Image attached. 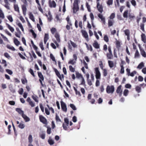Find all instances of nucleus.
Segmentation results:
<instances>
[{"label": "nucleus", "instance_id": "21", "mask_svg": "<svg viewBox=\"0 0 146 146\" xmlns=\"http://www.w3.org/2000/svg\"><path fill=\"white\" fill-rule=\"evenodd\" d=\"M29 15L30 19L33 22H35V18L32 13L31 12L30 13Z\"/></svg>", "mask_w": 146, "mask_h": 146}, {"label": "nucleus", "instance_id": "38", "mask_svg": "<svg viewBox=\"0 0 146 146\" xmlns=\"http://www.w3.org/2000/svg\"><path fill=\"white\" fill-rule=\"evenodd\" d=\"M139 54L137 50L135 54V58H138L139 56Z\"/></svg>", "mask_w": 146, "mask_h": 146}, {"label": "nucleus", "instance_id": "5", "mask_svg": "<svg viewBox=\"0 0 146 146\" xmlns=\"http://www.w3.org/2000/svg\"><path fill=\"white\" fill-rule=\"evenodd\" d=\"M121 86H119L117 88L116 90V92L117 94H119L120 97H121L122 94V91L121 89Z\"/></svg>", "mask_w": 146, "mask_h": 146}, {"label": "nucleus", "instance_id": "32", "mask_svg": "<svg viewBox=\"0 0 146 146\" xmlns=\"http://www.w3.org/2000/svg\"><path fill=\"white\" fill-rule=\"evenodd\" d=\"M113 23V20H109L108 21V25L109 27L111 26Z\"/></svg>", "mask_w": 146, "mask_h": 146}, {"label": "nucleus", "instance_id": "13", "mask_svg": "<svg viewBox=\"0 0 146 146\" xmlns=\"http://www.w3.org/2000/svg\"><path fill=\"white\" fill-rule=\"evenodd\" d=\"M39 118L40 121L41 122L44 124H46V119L43 117L42 115H40L39 116Z\"/></svg>", "mask_w": 146, "mask_h": 146}, {"label": "nucleus", "instance_id": "29", "mask_svg": "<svg viewBox=\"0 0 146 146\" xmlns=\"http://www.w3.org/2000/svg\"><path fill=\"white\" fill-rule=\"evenodd\" d=\"M93 46L95 48H99V45L97 42H95L93 45Z\"/></svg>", "mask_w": 146, "mask_h": 146}, {"label": "nucleus", "instance_id": "4", "mask_svg": "<svg viewBox=\"0 0 146 146\" xmlns=\"http://www.w3.org/2000/svg\"><path fill=\"white\" fill-rule=\"evenodd\" d=\"M82 33L83 36L85 38L86 40L88 41L89 40V39L87 32L85 31L82 30Z\"/></svg>", "mask_w": 146, "mask_h": 146}, {"label": "nucleus", "instance_id": "2", "mask_svg": "<svg viewBox=\"0 0 146 146\" xmlns=\"http://www.w3.org/2000/svg\"><path fill=\"white\" fill-rule=\"evenodd\" d=\"M96 73V79H98L100 78L101 74L99 71L98 68H95Z\"/></svg>", "mask_w": 146, "mask_h": 146}, {"label": "nucleus", "instance_id": "19", "mask_svg": "<svg viewBox=\"0 0 146 146\" xmlns=\"http://www.w3.org/2000/svg\"><path fill=\"white\" fill-rule=\"evenodd\" d=\"M142 41L145 43L146 42V38L144 34L143 33L141 35Z\"/></svg>", "mask_w": 146, "mask_h": 146}, {"label": "nucleus", "instance_id": "42", "mask_svg": "<svg viewBox=\"0 0 146 146\" xmlns=\"http://www.w3.org/2000/svg\"><path fill=\"white\" fill-rule=\"evenodd\" d=\"M107 56L108 58L109 59H111L113 56L112 53H108Z\"/></svg>", "mask_w": 146, "mask_h": 146}, {"label": "nucleus", "instance_id": "52", "mask_svg": "<svg viewBox=\"0 0 146 146\" xmlns=\"http://www.w3.org/2000/svg\"><path fill=\"white\" fill-rule=\"evenodd\" d=\"M70 43L73 47L76 48L77 47V45L76 44L72 41H70Z\"/></svg>", "mask_w": 146, "mask_h": 146}, {"label": "nucleus", "instance_id": "54", "mask_svg": "<svg viewBox=\"0 0 146 146\" xmlns=\"http://www.w3.org/2000/svg\"><path fill=\"white\" fill-rule=\"evenodd\" d=\"M81 78V84L84 85L85 84V81L83 77H82Z\"/></svg>", "mask_w": 146, "mask_h": 146}, {"label": "nucleus", "instance_id": "15", "mask_svg": "<svg viewBox=\"0 0 146 146\" xmlns=\"http://www.w3.org/2000/svg\"><path fill=\"white\" fill-rule=\"evenodd\" d=\"M16 111L19 114L22 116L24 114V111L21 110V109L19 108H17L16 109Z\"/></svg>", "mask_w": 146, "mask_h": 146}, {"label": "nucleus", "instance_id": "46", "mask_svg": "<svg viewBox=\"0 0 146 146\" xmlns=\"http://www.w3.org/2000/svg\"><path fill=\"white\" fill-rule=\"evenodd\" d=\"M1 35L4 40L7 41L8 42H9V40H8V38L6 36H4V35L2 34H1Z\"/></svg>", "mask_w": 146, "mask_h": 146}, {"label": "nucleus", "instance_id": "14", "mask_svg": "<svg viewBox=\"0 0 146 146\" xmlns=\"http://www.w3.org/2000/svg\"><path fill=\"white\" fill-rule=\"evenodd\" d=\"M22 8L23 10V14L25 15L26 14L27 8L25 5H23L22 6Z\"/></svg>", "mask_w": 146, "mask_h": 146}, {"label": "nucleus", "instance_id": "16", "mask_svg": "<svg viewBox=\"0 0 146 146\" xmlns=\"http://www.w3.org/2000/svg\"><path fill=\"white\" fill-rule=\"evenodd\" d=\"M22 117L25 120V122H28L30 120V118L26 116L24 114L22 116Z\"/></svg>", "mask_w": 146, "mask_h": 146}, {"label": "nucleus", "instance_id": "39", "mask_svg": "<svg viewBox=\"0 0 146 146\" xmlns=\"http://www.w3.org/2000/svg\"><path fill=\"white\" fill-rule=\"evenodd\" d=\"M126 35H127L128 37L129 36L130 32L129 30L126 29L124 31Z\"/></svg>", "mask_w": 146, "mask_h": 146}, {"label": "nucleus", "instance_id": "53", "mask_svg": "<svg viewBox=\"0 0 146 146\" xmlns=\"http://www.w3.org/2000/svg\"><path fill=\"white\" fill-rule=\"evenodd\" d=\"M113 0H108L107 2V4L108 5H112L113 3Z\"/></svg>", "mask_w": 146, "mask_h": 146}, {"label": "nucleus", "instance_id": "61", "mask_svg": "<svg viewBox=\"0 0 146 146\" xmlns=\"http://www.w3.org/2000/svg\"><path fill=\"white\" fill-rule=\"evenodd\" d=\"M64 120L65 123L66 124V125H67V126H68L69 122L68 119L67 118H65Z\"/></svg>", "mask_w": 146, "mask_h": 146}, {"label": "nucleus", "instance_id": "10", "mask_svg": "<svg viewBox=\"0 0 146 146\" xmlns=\"http://www.w3.org/2000/svg\"><path fill=\"white\" fill-rule=\"evenodd\" d=\"M38 75L39 77L40 78V79H39V81L40 82L41 84L42 85V81H43L44 80V78L42 74V73L40 72H38Z\"/></svg>", "mask_w": 146, "mask_h": 146}, {"label": "nucleus", "instance_id": "34", "mask_svg": "<svg viewBox=\"0 0 146 146\" xmlns=\"http://www.w3.org/2000/svg\"><path fill=\"white\" fill-rule=\"evenodd\" d=\"M76 63V61L74 60H71L68 62V64H71L72 65H74Z\"/></svg>", "mask_w": 146, "mask_h": 146}, {"label": "nucleus", "instance_id": "20", "mask_svg": "<svg viewBox=\"0 0 146 146\" xmlns=\"http://www.w3.org/2000/svg\"><path fill=\"white\" fill-rule=\"evenodd\" d=\"M14 7L15 11H17L19 13V7L18 5L16 4V3H14Z\"/></svg>", "mask_w": 146, "mask_h": 146}, {"label": "nucleus", "instance_id": "43", "mask_svg": "<svg viewBox=\"0 0 146 146\" xmlns=\"http://www.w3.org/2000/svg\"><path fill=\"white\" fill-rule=\"evenodd\" d=\"M70 106L74 110H76L75 106L73 104H70Z\"/></svg>", "mask_w": 146, "mask_h": 146}, {"label": "nucleus", "instance_id": "60", "mask_svg": "<svg viewBox=\"0 0 146 146\" xmlns=\"http://www.w3.org/2000/svg\"><path fill=\"white\" fill-rule=\"evenodd\" d=\"M115 17V14L114 13H112L110 17V19H113Z\"/></svg>", "mask_w": 146, "mask_h": 146}, {"label": "nucleus", "instance_id": "6", "mask_svg": "<svg viewBox=\"0 0 146 146\" xmlns=\"http://www.w3.org/2000/svg\"><path fill=\"white\" fill-rule=\"evenodd\" d=\"M55 37L56 38V40L57 42L55 41L54 42L55 43L57 46L58 47L59 45L58 42L59 43L60 42L59 35L58 34H56L55 35Z\"/></svg>", "mask_w": 146, "mask_h": 146}, {"label": "nucleus", "instance_id": "28", "mask_svg": "<svg viewBox=\"0 0 146 146\" xmlns=\"http://www.w3.org/2000/svg\"><path fill=\"white\" fill-rule=\"evenodd\" d=\"M48 143L50 145H53L54 143V140L52 139L50 137L48 140Z\"/></svg>", "mask_w": 146, "mask_h": 146}, {"label": "nucleus", "instance_id": "11", "mask_svg": "<svg viewBox=\"0 0 146 146\" xmlns=\"http://www.w3.org/2000/svg\"><path fill=\"white\" fill-rule=\"evenodd\" d=\"M27 101L29 103V105L31 107H33L35 106V104L31 100V98L28 97L27 99Z\"/></svg>", "mask_w": 146, "mask_h": 146}, {"label": "nucleus", "instance_id": "55", "mask_svg": "<svg viewBox=\"0 0 146 146\" xmlns=\"http://www.w3.org/2000/svg\"><path fill=\"white\" fill-rule=\"evenodd\" d=\"M137 73V72L136 71H134L130 73V74H129V76H133L135 74H136Z\"/></svg>", "mask_w": 146, "mask_h": 146}, {"label": "nucleus", "instance_id": "9", "mask_svg": "<svg viewBox=\"0 0 146 146\" xmlns=\"http://www.w3.org/2000/svg\"><path fill=\"white\" fill-rule=\"evenodd\" d=\"M49 6L51 7L55 8L56 7V4L55 2L54 1H49Z\"/></svg>", "mask_w": 146, "mask_h": 146}, {"label": "nucleus", "instance_id": "8", "mask_svg": "<svg viewBox=\"0 0 146 146\" xmlns=\"http://www.w3.org/2000/svg\"><path fill=\"white\" fill-rule=\"evenodd\" d=\"M97 7L98 11L101 13H102L103 11V7L102 5H100V3H98L97 5Z\"/></svg>", "mask_w": 146, "mask_h": 146}, {"label": "nucleus", "instance_id": "40", "mask_svg": "<svg viewBox=\"0 0 146 146\" xmlns=\"http://www.w3.org/2000/svg\"><path fill=\"white\" fill-rule=\"evenodd\" d=\"M129 90L127 89H125L123 93V95L125 96H127L128 94Z\"/></svg>", "mask_w": 146, "mask_h": 146}, {"label": "nucleus", "instance_id": "26", "mask_svg": "<svg viewBox=\"0 0 146 146\" xmlns=\"http://www.w3.org/2000/svg\"><path fill=\"white\" fill-rule=\"evenodd\" d=\"M5 4L4 5L5 7L7 9L10 10V4L9 2L5 3Z\"/></svg>", "mask_w": 146, "mask_h": 146}, {"label": "nucleus", "instance_id": "59", "mask_svg": "<svg viewBox=\"0 0 146 146\" xmlns=\"http://www.w3.org/2000/svg\"><path fill=\"white\" fill-rule=\"evenodd\" d=\"M30 31L32 33L33 35V36L35 38H36V35L35 33V32L33 30H31Z\"/></svg>", "mask_w": 146, "mask_h": 146}, {"label": "nucleus", "instance_id": "33", "mask_svg": "<svg viewBox=\"0 0 146 146\" xmlns=\"http://www.w3.org/2000/svg\"><path fill=\"white\" fill-rule=\"evenodd\" d=\"M128 10L125 11L123 14V16L124 18H127L128 17Z\"/></svg>", "mask_w": 146, "mask_h": 146}, {"label": "nucleus", "instance_id": "50", "mask_svg": "<svg viewBox=\"0 0 146 146\" xmlns=\"http://www.w3.org/2000/svg\"><path fill=\"white\" fill-rule=\"evenodd\" d=\"M39 46L40 47L42 50H44V48L43 47V42H40V43Z\"/></svg>", "mask_w": 146, "mask_h": 146}, {"label": "nucleus", "instance_id": "48", "mask_svg": "<svg viewBox=\"0 0 146 146\" xmlns=\"http://www.w3.org/2000/svg\"><path fill=\"white\" fill-rule=\"evenodd\" d=\"M24 92L23 89L22 88H20L19 90V94L21 95H22L23 94Z\"/></svg>", "mask_w": 146, "mask_h": 146}, {"label": "nucleus", "instance_id": "23", "mask_svg": "<svg viewBox=\"0 0 146 146\" xmlns=\"http://www.w3.org/2000/svg\"><path fill=\"white\" fill-rule=\"evenodd\" d=\"M108 63L110 67L111 68H113L114 66V64L113 61L111 60H109Z\"/></svg>", "mask_w": 146, "mask_h": 146}, {"label": "nucleus", "instance_id": "7", "mask_svg": "<svg viewBox=\"0 0 146 146\" xmlns=\"http://www.w3.org/2000/svg\"><path fill=\"white\" fill-rule=\"evenodd\" d=\"M77 1H75L74 4V7L73 8V11L74 13H76L78 10V8L77 5Z\"/></svg>", "mask_w": 146, "mask_h": 146}, {"label": "nucleus", "instance_id": "63", "mask_svg": "<svg viewBox=\"0 0 146 146\" xmlns=\"http://www.w3.org/2000/svg\"><path fill=\"white\" fill-rule=\"evenodd\" d=\"M136 90L138 92H140L141 91V88L138 86H137L136 88Z\"/></svg>", "mask_w": 146, "mask_h": 146}, {"label": "nucleus", "instance_id": "58", "mask_svg": "<svg viewBox=\"0 0 146 146\" xmlns=\"http://www.w3.org/2000/svg\"><path fill=\"white\" fill-rule=\"evenodd\" d=\"M50 58L52 59V60L54 61H55V57L53 55V54H51L50 55Z\"/></svg>", "mask_w": 146, "mask_h": 146}, {"label": "nucleus", "instance_id": "37", "mask_svg": "<svg viewBox=\"0 0 146 146\" xmlns=\"http://www.w3.org/2000/svg\"><path fill=\"white\" fill-rule=\"evenodd\" d=\"M17 25L20 28L22 31L24 32V29L22 24L21 23H19L17 24Z\"/></svg>", "mask_w": 146, "mask_h": 146}, {"label": "nucleus", "instance_id": "44", "mask_svg": "<svg viewBox=\"0 0 146 146\" xmlns=\"http://www.w3.org/2000/svg\"><path fill=\"white\" fill-rule=\"evenodd\" d=\"M7 18L8 20L11 22H12L13 21V19L11 15H9L7 16Z\"/></svg>", "mask_w": 146, "mask_h": 146}, {"label": "nucleus", "instance_id": "49", "mask_svg": "<svg viewBox=\"0 0 146 146\" xmlns=\"http://www.w3.org/2000/svg\"><path fill=\"white\" fill-rule=\"evenodd\" d=\"M49 39V36L48 34H45L44 36V40H48Z\"/></svg>", "mask_w": 146, "mask_h": 146}, {"label": "nucleus", "instance_id": "3", "mask_svg": "<svg viewBox=\"0 0 146 146\" xmlns=\"http://www.w3.org/2000/svg\"><path fill=\"white\" fill-rule=\"evenodd\" d=\"M61 105L62 110L65 112L67 111V108L65 104L62 101L61 102Z\"/></svg>", "mask_w": 146, "mask_h": 146}, {"label": "nucleus", "instance_id": "56", "mask_svg": "<svg viewBox=\"0 0 146 146\" xmlns=\"http://www.w3.org/2000/svg\"><path fill=\"white\" fill-rule=\"evenodd\" d=\"M108 74L107 70L105 69H103V74L104 76H106Z\"/></svg>", "mask_w": 146, "mask_h": 146}, {"label": "nucleus", "instance_id": "45", "mask_svg": "<svg viewBox=\"0 0 146 146\" xmlns=\"http://www.w3.org/2000/svg\"><path fill=\"white\" fill-rule=\"evenodd\" d=\"M131 2L132 5L134 7H135L136 5V1L135 0H131Z\"/></svg>", "mask_w": 146, "mask_h": 146}, {"label": "nucleus", "instance_id": "47", "mask_svg": "<svg viewBox=\"0 0 146 146\" xmlns=\"http://www.w3.org/2000/svg\"><path fill=\"white\" fill-rule=\"evenodd\" d=\"M6 71L9 74L12 75L13 74V72L10 70L6 69Z\"/></svg>", "mask_w": 146, "mask_h": 146}, {"label": "nucleus", "instance_id": "35", "mask_svg": "<svg viewBox=\"0 0 146 146\" xmlns=\"http://www.w3.org/2000/svg\"><path fill=\"white\" fill-rule=\"evenodd\" d=\"M18 127L21 129H23L25 127V125L22 123H21L18 125Z\"/></svg>", "mask_w": 146, "mask_h": 146}, {"label": "nucleus", "instance_id": "64", "mask_svg": "<svg viewBox=\"0 0 146 146\" xmlns=\"http://www.w3.org/2000/svg\"><path fill=\"white\" fill-rule=\"evenodd\" d=\"M56 119L57 121H61V120L60 119L59 116L56 114Z\"/></svg>", "mask_w": 146, "mask_h": 146}, {"label": "nucleus", "instance_id": "31", "mask_svg": "<svg viewBox=\"0 0 146 146\" xmlns=\"http://www.w3.org/2000/svg\"><path fill=\"white\" fill-rule=\"evenodd\" d=\"M33 141V137L31 135H30L28 137V141L30 143H31Z\"/></svg>", "mask_w": 146, "mask_h": 146}, {"label": "nucleus", "instance_id": "30", "mask_svg": "<svg viewBox=\"0 0 146 146\" xmlns=\"http://www.w3.org/2000/svg\"><path fill=\"white\" fill-rule=\"evenodd\" d=\"M6 46L8 48L11 50L12 51H15V49L13 46L9 45H7Z\"/></svg>", "mask_w": 146, "mask_h": 146}, {"label": "nucleus", "instance_id": "18", "mask_svg": "<svg viewBox=\"0 0 146 146\" xmlns=\"http://www.w3.org/2000/svg\"><path fill=\"white\" fill-rule=\"evenodd\" d=\"M6 25L7 26L8 28L9 29L11 32L13 33L14 31V29L13 27H12L10 25L7 23L6 24Z\"/></svg>", "mask_w": 146, "mask_h": 146}, {"label": "nucleus", "instance_id": "17", "mask_svg": "<svg viewBox=\"0 0 146 146\" xmlns=\"http://www.w3.org/2000/svg\"><path fill=\"white\" fill-rule=\"evenodd\" d=\"M115 42L116 47L118 49H119L121 45V42L117 40H116Z\"/></svg>", "mask_w": 146, "mask_h": 146}, {"label": "nucleus", "instance_id": "36", "mask_svg": "<svg viewBox=\"0 0 146 146\" xmlns=\"http://www.w3.org/2000/svg\"><path fill=\"white\" fill-rule=\"evenodd\" d=\"M69 69L70 70V71L72 72H74L75 71V69L74 68H73L72 66L71 65H70L69 66Z\"/></svg>", "mask_w": 146, "mask_h": 146}, {"label": "nucleus", "instance_id": "41", "mask_svg": "<svg viewBox=\"0 0 146 146\" xmlns=\"http://www.w3.org/2000/svg\"><path fill=\"white\" fill-rule=\"evenodd\" d=\"M0 18L3 19L4 18V16L3 13L2 11L0 9Z\"/></svg>", "mask_w": 146, "mask_h": 146}, {"label": "nucleus", "instance_id": "62", "mask_svg": "<svg viewBox=\"0 0 146 146\" xmlns=\"http://www.w3.org/2000/svg\"><path fill=\"white\" fill-rule=\"evenodd\" d=\"M104 40L106 42H108L109 41L108 38V36L106 35L104 37Z\"/></svg>", "mask_w": 146, "mask_h": 146}, {"label": "nucleus", "instance_id": "25", "mask_svg": "<svg viewBox=\"0 0 146 146\" xmlns=\"http://www.w3.org/2000/svg\"><path fill=\"white\" fill-rule=\"evenodd\" d=\"M33 99L35 101V102H38V97L36 95H33L32 96Z\"/></svg>", "mask_w": 146, "mask_h": 146}, {"label": "nucleus", "instance_id": "51", "mask_svg": "<svg viewBox=\"0 0 146 146\" xmlns=\"http://www.w3.org/2000/svg\"><path fill=\"white\" fill-rule=\"evenodd\" d=\"M47 106L48 107L50 110H51L52 113H54V109L52 107H50L48 105H47Z\"/></svg>", "mask_w": 146, "mask_h": 146}, {"label": "nucleus", "instance_id": "27", "mask_svg": "<svg viewBox=\"0 0 146 146\" xmlns=\"http://www.w3.org/2000/svg\"><path fill=\"white\" fill-rule=\"evenodd\" d=\"M14 42L15 44L17 46H18L20 44V42L16 38H14Z\"/></svg>", "mask_w": 146, "mask_h": 146}, {"label": "nucleus", "instance_id": "1", "mask_svg": "<svg viewBox=\"0 0 146 146\" xmlns=\"http://www.w3.org/2000/svg\"><path fill=\"white\" fill-rule=\"evenodd\" d=\"M115 90V88L113 86H108L106 89V91L107 93L113 94Z\"/></svg>", "mask_w": 146, "mask_h": 146}, {"label": "nucleus", "instance_id": "57", "mask_svg": "<svg viewBox=\"0 0 146 146\" xmlns=\"http://www.w3.org/2000/svg\"><path fill=\"white\" fill-rule=\"evenodd\" d=\"M144 24L141 23V24L140 25V27L141 30L143 31H144Z\"/></svg>", "mask_w": 146, "mask_h": 146}, {"label": "nucleus", "instance_id": "12", "mask_svg": "<svg viewBox=\"0 0 146 146\" xmlns=\"http://www.w3.org/2000/svg\"><path fill=\"white\" fill-rule=\"evenodd\" d=\"M98 17L100 18L103 23L105 24V18L102 14H99L98 15Z\"/></svg>", "mask_w": 146, "mask_h": 146}, {"label": "nucleus", "instance_id": "22", "mask_svg": "<svg viewBox=\"0 0 146 146\" xmlns=\"http://www.w3.org/2000/svg\"><path fill=\"white\" fill-rule=\"evenodd\" d=\"M141 54V55L144 57H146V52L143 49H140Z\"/></svg>", "mask_w": 146, "mask_h": 146}, {"label": "nucleus", "instance_id": "24", "mask_svg": "<svg viewBox=\"0 0 146 146\" xmlns=\"http://www.w3.org/2000/svg\"><path fill=\"white\" fill-rule=\"evenodd\" d=\"M144 63L143 62H141L137 67V68L139 69H141L143 67H144Z\"/></svg>", "mask_w": 146, "mask_h": 146}]
</instances>
